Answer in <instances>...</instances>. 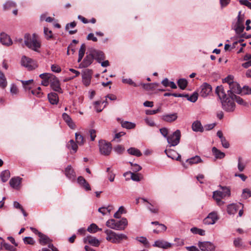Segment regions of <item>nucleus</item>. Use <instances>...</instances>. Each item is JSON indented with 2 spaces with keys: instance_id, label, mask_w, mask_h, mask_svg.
<instances>
[{
  "instance_id": "412c9836",
  "label": "nucleus",
  "mask_w": 251,
  "mask_h": 251,
  "mask_svg": "<svg viewBox=\"0 0 251 251\" xmlns=\"http://www.w3.org/2000/svg\"><path fill=\"white\" fill-rule=\"evenodd\" d=\"M168 157L176 160H180L181 156L176 152V151L171 149H166L164 151Z\"/></svg>"
},
{
  "instance_id": "dca6fc26",
  "label": "nucleus",
  "mask_w": 251,
  "mask_h": 251,
  "mask_svg": "<svg viewBox=\"0 0 251 251\" xmlns=\"http://www.w3.org/2000/svg\"><path fill=\"white\" fill-rule=\"evenodd\" d=\"M153 246L164 249H167L172 248L173 246V244L163 240H158L154 242Z\"/></svg>"
},
{
  "instance_id": "9d476101",
  "label": "nucleus",
  "mask_w": 251,
  "mask_h": 251,
  "mask_svg": "<svg viewBox=\"0 0 251 251\" xmlns=\"http://www.w3.org/2000/svg\"><path fill=\"white\" fill-rule=\"evenodd\" d=\"M50 80V87L55 91L59 93H62L63 91L60 87V84L58 79L53 75L51 76Z\"/></svg>"
},
{
  "instance_id": "423d86ee",
  "label": "nucleus",
  "mask_w": 251,
  "mask_h": 251,
  "mask_svg": "<svg viewBox=\"0 0 251 251\" xmlns=\"http://www.w3.org/2000/svg\"><path fill=\"white\" fill-rule=\"evenodd\" d=\"M181 137V132L179 129H177L172 134L167 137V140L169 147H174L177 145L179 142Z\"/></svg>"
},
{
  "instance_id": "9b49d317",
  "label": "nucleus",
  "mask_w": 251,
  "mask_h": 251,
  "mask_svg": "<svg viewBox=\"0 0 251 251\" xmlns=\"http://www.w3.org/2000/svg\"><path fill=\"white\" fill-rule=\"evenodd\" d=\"M94 60V57L91 52V50H90L88 52L86 53V55L84 58L83 60L80 64V67L81 68H86L90 65Z\"/></svg>"
},
{
  "instance_id": "13d9d810",
  "label": "nucleus",
  "mask_w": 251,
  "mask_h": 251,
  "mask_svg": "<svg viewBox=\"0 0 251 251\" xmlns=\"http://www.w3.org/2000/svg\"><path fill=\"white\" fill-rule=\"evenodd\" d=\"M160 111V108H158L156 110H147L146 111V114L147 115H154L159 112Z\"/></svg>"
},
{
  "instance_id": "de8ad7c7",
  "label": "nucleus",
  "mask_w": 251,
  "mask_h": 251,
  "mask_svg": "<svg viewBox=\"0 0 251 251\" xmlns=\"http://www.w3.org/2000/svg\"><path fill=\"white\" fill-rule=\"evenodd\" d=\"M198 94L197 92H195L191 96H189L188 100L192 102H195L198 100Z\"/></svg>"
},
{
  "instance_id": "a211bd4d",
  "label": "nucleus",
  "mask_w": 251,
  "mask_h": 251,
  "mask_svg": "<svg viewBox=\"0 0 251 251\" xmlns=\"http://www.w3.org/2000/svg\"><path fill=\"white\" fill-rule=\"evenodd\" d=\"M92 78V71L87 70L83 72L82 75V79L83 84L87 86L89 85Z\"/></svg>"
},
{
  "instance_id": "4468645a",
  "label": "nucleus",
  "mask_w": 251,
  "mask_h": 251,
  "mask_svg": "<svg viewBox=\"0 0 251 251\" xmlns=\"http://www.w3.org/2000/svg\"><path fill=\"white\" fill-rule=\"evenodd\" d=\"M33 61L31 58L23 56L21 59V65L26 68L29 70H32L34 69L33 65Z\"/></svg>"
},
{
  "instance_id": "3c124183",
  "label": "nucleus",
  "mask_w": 251,
  "mask_h": 251,
  "mask_svg": "<svg viewBox=\"0 0 251 251\" xmlns=\"http://www.w3.org/2000/svg\"><path fill=\"white\" fill-rule=\"evenodd\" d=\"M86 50V46L85 44H82L79 50L78 55L83 57Z\"/></svg>"
},
{
  "instance_id": "6ab92c4d",
  "label": "nucleus",
  "mask_w": 251,
  "mask_h": 251,
  "mask_svg": "<svg viewBox=\"0 0 251 251\" xmlns=\"http://www.w3.org/2000/svg\"><path fill=\"white\" fill-rule=\"evenodd\" d=\"M83 242L84 243H88L94 247H98L100 244V241L95 237L88 235L84 238Z\"/></svg>"
},
{
  "instance_id": "a878e982",
  "label": "nucleus",
  "mask_w": 251,
  "mask_h": 251,
  "mask_svg": "<svg viewBox=\"0 0 251 251\" xmlns=\"http://www.w3.org/2000/svg\"><path fill=\"white\" fill-rule=\"evenodd\" d=\"M192 128L195 132H202L204 130L201 122L199 121H195L192 125Z\"/></svg>"
},
{
  "instance_id": "49530a36",
  "label": "nucleus",
  "mask_w": 251,
  "mask_h": 251,
  "mask_svg": "<svg viewBox=\"0 0 251 251\" xmlns=\"http://www.w3.org/2000/svg\"><path fill=\"white\" fill-rule=\"evenodd\" d=\"M242 93L240 94L241 95H250L251 94V88L248 86H244L241 89Z\"/></svg>"
},
{
  "instance_id": "f03ea898",
  "label": "nucleus",
  "mask_w": 251,
  "mask_h": 251,
  "mask_svg": "<svg viewBox=\"0 0 251 251\" xmlns=\"http://www.w3.org/2000/svg\"><path fill=\"white\" fill-rule=\"evenodd\" d=\"M24 43L25 45L35 51H38L41 47V43L38 39L37 35L35 33L32 35L26 33L24 36Z\"/></svg>"
},
{
  "instance_id": "f8f14e48",
  "label": "nucleus",
  "mask_w": 251,
  "mask_h": 251,
  "mask_svg": "<svg viewBox=\"0 0 251 251\" xmlns=\"http://www.w3.org/2000/svg\"><path fill=\"white\" fill-rule=\"evenodd\" d=\"M198 246L202 251H214L215 246L210 242H199Z\"/></svg>"
},
{
  "instance_id": "6e6d98bb",
  "label": "nucleus",
  "mask_w": 251,
  "mask_h": 251,
  "mask_svg": "<svg viewBox=\"0 0 251 251\" xmlns=\"http://www.w3.org/2000/svg\"><path fill=\"white\" fill-rule=\"evenodd\" d=\"M24 241L25 244L33 245L34 243V240L30 237H25L24 238Z\"/></svg>"
},
{
  "instance_id": "a19ab883",
  "label": "nucleus",
  "mask_w": 251,
  "mask_h": 251,
  "mask_svg": "<svg viewBox=\"0 0 251 251\" xmlns=\"http://www.w3.org/2000/svg\"><path fill=\"white\" fill-rule=\"evenodd\" d=\"M130 174L131 175V178L133 181H139L141 180V178L140 177V174H135L134 173L131 172H126L124 174V176H126V174Z\"/></svg>"
},
{
  "instance_id": "bb28decb",
  "label": "nucleus",
  "mask_w": 251,
  "mask_h": 251,
  "mask_svg": "<svg viewBox=\"0 0 251 251\" xmlns=\"http://www.w3.org/2000/svg\"><path fill=\"white\" fill-rule=\"evenodd\" d=\"M39 237V243L43 246H45L48 243H51L52 241L48 236L43 233L40 234Z\"/></svg>"
},
{
  "instance_id": "79ce46f5",
  "label": "nucleus",
  "mask_w": 251,
  "mask_h": 251,
  "mask_svg": "<svg viewBox=\"0 0 251 251\" xmlns=\"http://www.w3.org/2000/svg\"><path fill=\"white\" fill-rule=\"evenodd\" d=\"M244 28V25L241 23L240 17H238V22L236 24V31L237 33H240L243 31Z\"/></svg>"
},
{
  "instance_id": "7c9ffc66",
  "label": "nucleus",
  "mask_w": 251,
  "mask_h": 251,
  "mask_svg": "<svg viewBox=\"0 0 251 251\" xmlns=\"http://www.w3.org/2000/svg\"><path fill=\"white\" fill-rule=\"evenodd\" d=\"M10 176V173L8 170L2 171L0 174V177L3 182H5L8 180Z\"/></svg>"
},
{
  "instance_id": "603ef678",
  "label": "nucleus",
  "mask_w": 251,
  "mask_h": 251,
  "mask_svg": "<svg viewBox=\"0 0 251 251\" xmlns=\"http://www.w3.org/2000/svg\"><path fill=\"white\" fill-rule=\"evenodd\" d=\"M114 150L117 153L121 154L125 150V148L121 145H117L114 148Z\"/></svg>"
},
{
  "instance_id": "e433bc0d",
  "label": "nucleus",
  "mask_w": 251,
  "mask_h": 251,
  "mask_svg": "<svg viewBox=\"0 0 251 251\" xmlns=\"http://www.w3.org/2000/svg\"><path fill=\"white\" fill-rule=\"evenodd\" d=\"M7 85V81L4 74L0 70V87L4 88Z\"/></svg>"
},
{
  "instance_id": "2eb2a0df",
  "label": "nucleus",
  "mask_w": 251,
  "mask_h": 251,
  "mask_svg": "<svg viewBox=\"0 0 251 251\" xmlns=\"http://www.w3.org/2000/svg\"><path fill=\"white\" fill-rule=\"evenodd\" d=\"M212 91V87L210 85L204 83L201 86V91L200 93V95L201 96L205 98Z\"/></svg>"
},
{
  "instance_id": "c9c22d12",
  "label": "nucleus",
  "mask_w": 251,
  "mask_h": 251,
  "mask_svg": "<svg viewBox=\"0 0 251 251\" xmlns=\"http://www.w3.org/2000/svg\"><path fill=\"white\" fill-rule=\"evenodd\" d=\"M121 126L123 127L126 129H132L135 127V124L133 123L128 121H122L121 122Z\"/></svg>"
},
{
  "instance_id": "37998d69",
  "label": "nucleus",
  "mask_w": 251,
  "mask_h": 251,
  "mask_svg": "<svg viewBox=\"0 0 251 251\" xmlns=\"http://www.w3.org/2000/svg\"><path fill=\"white\" fill-rule=\"evenodd\" d=\"M191 231L194 234H198L200 235H205V231L202 229L198 228L196 227H194L191 228Z\"/></svg>"
},
{
  "instance_id": "c85d7f7f",
  "label": "nucleus",
  "mask_w": 251,
  "mask_h": 251,
  "mask_svg": "<svg viewBox=\"0 0 251 251\" xmlns=\"http://www.w3.org/2000/svg\"><path fill=\"white\" fill-rule=\"evenodd\" d=\"M212 151L216 159H223L225 156V153L222 152L216 147H213Z\"/></svg>"
},
{
  "instance_id": "473e14b6",
  "label": "nucleus",
  "mask_w": 251,
  "mask_h": 251,
  "mask_svg": "<svg viewBox=\"0 0 251 251\" xmlns=\"http://www.w3.org/2000/svg\"><path fill=\"white\" fill-rule=\"evenodd\" d=\"M177 83L180 89L184 90L188 85V81L185 78H180L177 80Z\"/></svg>"
},
{
  "instance_id": "ddd939ff",
  "label": "nucleus",
  "mask_w": 251,
  "mask_h": 251,
  "mask_svg": "<svg viewBox=\"0 0 251 251\" xmlns=\"http://www.w3.org/2000/svg\"><path fill=\"white\" fill-rule=\"evenodd\" d=\"M64 172L65 176L71 181L74 182L75 180V173L71 165H68L65 169Z\"/></svg>"
},
{
  "instance_id": "680f3d73",
  "label": "nucleus",
  "mask_w": 251,
  "mask_h": 251,
  "mask_svg": "<svg viewBox=\"0 0 251 251\" xmlns=\"http://www.w3.org/2000/svg\"><path fill=\"white\" fill-rule=\"evenodd\" d=\"M143 88L147 90H151L154 89L153 84L151 83L143 84Z\"/></svg>"
},
{
  "instance_id": "2f4dec72",
  "label": "nucleus",
  "mask_w": 251,
  "mask_h": 251,
  "mask_svg": "<svg viewBox=\"0 0 251 251\" xmlns=\"http://www.w3.org/2000/svg\"><path fill=\"white\" fill-rule=\"evenodd\" d=\"M87 230L90 233H94L98 231H101V228H100L95 224H92L88 227Z\"/></svg>"
},
{
  "instance_id": "f3484780",
  "label": "nucleus",
  "mask_w": 251,
  "mask_h": 251,
  "mask_svg": "<svg viewBox=\"0 0 251 251\" xmlns=\"http://www.w3.org/2000/svg\"><path fill=\"white\" fill-rule=\"evenodd\" d=\"M0 42L4 46L9 47L12 45L13 42L10 36L5 33L0 34Z\"/></svg>"
},
{
  "instance_id": "4c0bfd02",
  "label": "nucleus",
  "mask_w": 251,
  "mask_h": 251,
  "mask_svg": "<svg viewBox=\"0 0 251 251\" xmlns=\"http://www.w3.org/2000/svg\"><path fill=\"white\" fill-rule=\"evenodd\" d=\"M201 161H202V160H201V157L198 155H196V156L193 157L191 158L188 159L186 160V162L191 165L193 164H197L199 162H201Z\"/></svg>"
},
{
  "instance_id": "6e6552de",
  "label": "nucleus",
  "mask_w": 251,
  "mask_h": 251,
  "mask_svg": "<svg viewBox=\"0 0 251 251\" xmlns=\"http://www.w3.org/2000/svg\"><path fill=\"white\" fill-rule=\"evenodd\" d=\"M99 149L101 154L104 155H108L111 151V144L106 142L105 140H100L99 141Z\"/></svg>"
},
{
  "instance_id": "39448f33",
  "label": "nucleus",
  "mask_w": 251,
  "mask_h": 251,
  "mask_svg": "<svg viewBox=\"0 0 251 251\" xmlns=\"http://www.w3.org/2000/svg\"><path fill=\"white\" fill-rule=\"evenodd\" d=\"M106 234V239L112 243H120L122 240L127 239V236L124 234H117L111 230L106 229L104 231Z\"/></svg>"
},
{
  "instance_id": "72a5a7b5",
  "label": "nucleus",
  "mask_w": 251,
  "mask_h": 251,
  "mask_svg": "<svg viewBox=\"0 0 251 251\" xmlns=\"http://www.w3.org/2000/svg\"><path fill=\"white\" fill-rule=\"evenodd\" d=\"M67 147L69 150H72L74 152H76L77 150V145L73 140H71L67 144Z\"/></svg>"
},
{
  "instance_id": "a18cd8bd",
  "label": "nucleus",
  "mask_w": 251,
  "mask_h": 251,
  "mask_svg": "<svg viewBox=\"0 0 251 251\" xmlns=\"http://www.w3.org/2000/svg\"><path fill=\"white\" fill-rule=\"evenodd\" d=\"M1 244L4 249L8 251H16V248L9 244L5 242L4 241L2 242Z\"/></svg>"
},
{
  "instance_id": "7ed1b4c3",
  "label": "nucleus",
  "mask_w": 251,
  "mask_h": 251,
  "mask_svg": "<svg viewBox=\"0 0 251 251\" xmlns=\"http://www.w3.org/2000/svg\"><path fill=\"white\" fill-rule=\"evenodd\" d=\"M222 191H215L213 193V198L216 201L217 204L219 205H222L224 202L221 201L226 197H229L230 196V189L229 187L226 186H222L220 185Z\"/></svg>"
},
{
  "instance_id": "1a4fd4ad",
  "label": "nucleus",
  "mask_w": 251,
  "mask_h": 251,
  "mask_svg": "<svg viewBox=\"0 0 251 251\" xmlns=\"http://www.w3.org/2000/svg\"><path fill=\"white\" fill-rule=\"evenodd\" d=\"M219 219L217 212L213 211L210 212L208 216L204 219L203 223L205 225H213Z\"/></svg>"
},
{
  "instance_id": "f257e3e1",
  "label": "nucleus",
  "mask_w": 251,
  "mask_h": 251,
  "mask_svg": "<svg viewBox=\"0 0 251 251\" xmlns=\"http://www.w3.org/2000/svg\"><path fill=\"white\" fill-rule=\"evenodd\" d=\"M215 92L221 100L223 110L227 112H234L236 108L235 103L233 99H231L228 96L227 97L224 87L222 85L217 86Z\"/></svg>"
},
{
  "instance_id": "0eeeda50",
  "label": "nucleus",
  "mask_w": 251,
  "mask_h": 251,
  "mask_svg": "<svg viewBox=\"0 0 251 251\" xmlns=\"http://www.w3.org/2000/svg\"><path fill=\"white\" fill-rule=\"evenodd\" d=\"M242 88L240 87L239 83L234 82L233 83L230 84L229 86V90L227 91V95L229 98L235 97L236 94H239L242 93Z\"/></svg>"
},
{
  "instance_id": "aec40b11",
  "label": "nucleus",
  "mask_w": 251,
  "mask_h": 251,
  "mask_svg": "<svg viewBox=\"0 0 251 251\" xmlns=\"http://www.w3.org/2000/svg\"><path fill=\"white\" fill-rule=\"evenodd\" d=\"M94 59H95L99 63H100L101 61L105 58L104 54L101 51L96 50L95 49H91Z\"/></svg>"
},
{
  "instance_id": "cd10ccee",
  "label": "nucleus",
  "mask_w": 251,
  "mask_h": 251,
  "mask_svg": "<svg viewBox=\"0 0 251 251\" xmlns=\"http://www.w3.org/2000/svg\"><path fill=\"white\" fill-rule=\"evenodd\" d=\"M48 98L50 102L52 104H56L58 102V97L55 93H50L48 94Z\"/></svg>"
},
{
  "instance_id": "58836bf2",
  "label": "nucleus",
  "mask_w": 251,
  "mask_h": 251,
  "mask_svg": "<svg viewBox=\"0 0 251 251\" xmlns=\"http://www.w3.org/2000/svg\"><path fill=\"white\" fill-rule=\"evenodd\" d=\"M231 99H233V100H235L236 102L240 105L243 106H247L248 105V103L244 100L238 96H235V97H233L230 98Z\"/></svg>"
},
{
  "instance_id": "b1692460",
  "label": "nucleus",
  "mask_w": 251,
  "mask_h": 251,
  "mask_svg": "<svg viewBox=\"0 0 251 251\" xmlns=\"http://www.w3.org/2000/svg\"><path fill=\"white\" fill-rule=\"evenodd\" d=\"M241 203L238 204H229L227 207V212L229 214H235L239 208V206L241 205Z\"/></svg>"
},
{
  "instance_id": "09e8293b",
  "label": "nucleus",
  "mask_w": 251,
  "mask_h": 251,
  "mask_svg": "<svg viewBox=\"0 0 251 251\" xmlns=\"http://www.w3.org/2000/svg\"><path fill=\"white\" fill-rule=\"evenodd\" d=\"M250 197H251V191L249 189L247 188L243 189L242 197L246 199Z\"/></svg>"
},
{
  "instance_id": "5fc2aeb1",
  "label": "nucleus",
  "mask_w": 251,
  "mask_h": 251,
  "mask_svg": "<svg viewBox=\"0 0 251 251\" xmlns=\"http://www.w3.org/2000/svg\"><path fill=\"white\" fill-rule=\"evenodd\" d=\"M233 76L231 75H229L224 79V82L228 83L229 86L230 84L233 83V82H235L233 81Z\"/></svg>"
},
{
  "instance_id": "0e129e2a",
  "label": "nucleus",
  "mask_w": 251,
  "mask_h": 251,
  "mask_svg": "<svg viewBox=\"0 0 251 251\" xmlns=\"http://www.w3.org/2000/svg\"><path fill=\"white\" fill-rule=\"evenodd\" d=\"M160 132L161 134L165 138H167L168 130L166 127H163L160 129Z\"/></svg>"
},
{
  "instance_id": "bf43d9fd",
  "label": "nucleus",
  "mask_w": 251,
  "mask_h": 251,
  "mask_svg": "<svg viewBox=\"0 0 251 251\" xmlns=\"http://www.w3.org/2000/svg\"><path fill=\"white\" fill-rule=\"evenodd\" d=\"M221 140V143H222V146L226 148V149H227L229 148V143L226 141V139L225 137L222 138V139L220 140Z\"/></svg>"
},
{
  "instance_id": "f704fd0d",
  "label": "nucleus",
  "mask_w": 251,
  "mask_h": 251,
  "mask_svg": "<svg viewBox=\"0 0 251 251\" xmlns=\"http://www.w3.org/2000/svg\"><path fill=\"white\" fill-rule=\"evenodd\" d=\"M129 154L139 157L142 155L141 152L137 149L135 148H130L127 150Z\"/></svg>"
},
{
  "instance_id": "4d7b16f0",
  "label": "nucleus",
  "mask_w": 251,
  "mask_h": 251,
  "mask_svg": "<svg viewBox=\"0 0 251 251\" xmlns=\"http://www.w3.org/2000/svg\"><path fill=\"white\" fill-rule=\"evenodd\" d=\"M52 75V74L50 73H43L40 74L39 77L43 79H49L50 80L51 78Z\"/></svg>"
},
{
  "instance_id": "ea45409f",
  "label": "nucleus",
  "mask_w": 251,
  "mask_h": 251,
  "mask_svg": "<svg viewBox=\"0 0 251 251\" xmlns=\"http://www.w3.org/2000/svg\"><path fill=\"white\" fill-rule=\"evenodd\" d=\"M75 137L77 144L80 146L83 145L84 143V139L83 137L79 133H75Z\"/></svg>"
},
{
  "instance_id": "e2e57ef3",
  "label": "nucleus",
  "mask_w": 251,
  "mask_h": 251,
  "mask_svg": "<svg viewBox=\"0 0 251 251\" xmlns=\"http://www.w3.org/2000/svg\"><path fill=\"white\" fill-rule=\"evenodd\" d=\"M239 2L241 4L245 5L251 9V2L248 0H241Z\"/></svg>"
},
{
  "instance_id": "864d4df0",
  "label": "nucleus",
  "mask_w": 251,
  "mask_h": 251,
  "mask_svg": "<svg viewBox=\"0 0 251 251\" xmlns=\"http://www.w3.org/2000/svg\"><path fill=\"white\" fill-rule=\"evenodd\" d=\"M51 70L55 73H60L61 71V68L56 64H53L51 66Z\"/></svg>"
},
{
  "instance_id": "c03bdc74",
  "label": "nucleus",
  "mask_w": 251,
  "mask_h": 251,
  "mask_svg": "<svg viewBox=\"0 0 251 251\" xmlns=\"http://www.w3.org/2000/svg\"><path fill=\"white\" fill-rule=\"evenodd\" d=\"M44 33L45 36V38L47 40H50L53 37V35L52 31L50 30H49L47 27H44Z\"/></svg>"
},
{
  "instance_id": "4be33fe9",
  "label": "nucleus",
  "mask_w": 251,
  "mask_h": 251,
  "mask_svg": "<svg viewBox=\"0 0 251 251\" xmlns=\"http://www.w3.org/2000/svg\"><path fill=\"white\" fill-rule=\"evenodd\" d=\"M177 118V114L176 113L173 114H166L162 116V119L167 122L172 123L175 121Z\"/></svg>"
},
{
  "instance_id": "8fccbe9b",
  "label": "nucleus",
  "mask_w": 251,
  "mask_h": 251,
  "mask_svg": "<svg viewBox=\"0 0 251 251\" xmlns=\"http://www.w3.org/2000/svg\"><path fill=\"white\" fill-rule=\"evenodd\" d=\"M16 6L15 2L11 1H7L3 5L4 9H7L11 7H14Z\"/></svg>"
},
{
  "instance_id": "393cba45",
  "label": "nucleus",
  "mask_w": 251,
  "mask_h": 251,
  "mask_svg": "<svg viewBox=\"0 0 251 251\" xmlns=\"http://www.w3.org/2000/svg\"><path fill=\"white\" fill-rule=\"evenodd\" d=\"M62 118L71 128H75V123L72 121L71 118L67 114L64 113L62 114Z\"/></svg>"
},
{
  "instance_id": "052dcab7",
  "label": "nucleus",
  "mask_w": 251,
  "mask_h": 251,
  "mask_svg": "<svg viewBox=\"0 0 251 251\" xmlns=\"http://www.w3.org/2000/svg\"><path fill=\"white\" fill-rule=\"evenodd\" d=\"M147 208L152 213H156L158 212V209L154 207V206L151 203H149V205L147 206Z\"/></svg>"
},
{
  "instance_id": "5701e85b",
  "label": "nucleus",
  "mask_w": 251,
  "mask_h": 251,
  "mask_svg": "<svg viewBox=\"0 0 251 251\" xmlns=\"http://www.w3.org/2000/svg\"><path fill=\"white\" fill-rule=\"evenodd\" d=\"M22 178L19 176L12 177L9 181V184L14 189H18L21 183Z\"/></svg>"
},
{
  "instance_id": "69168bd1",
  "label": "nucleus",
  "mask_w": 251,
  "mask_h": 251,
  "mask_svg": "<svg viewBox=\"0 0 251 251\" xmlns=\"http://www.w3.org/2000/svg\"><path fill=\"white\" fill-rule=\"evenodd\" d=\"M175 244H173V246L175 245L176 246H182L184 244V242L183 240L180 239L179 238H175Z\"/></svg>"
},
{
  "instance_id": "774afa93",
  "label": "nucleus",
  "mask_w": 251,
  "mask_h": 251,
  "mask_svg": "<svg viewBox=\"0 0 251 251\" xmlns=\"http://www.w3.org/2000/svg\"><path fill=\"white\" fill-rule=\"evenodd\" d=\"M233 244L236 247H240L242 245L241 239L239 238L235 239L233 242Z\"/></svg>"
},
{
  "instance_id": "c756f323",
  "label": "nucleus",
  "mask_w": 251,
  "mask_h": 251,
  "mask_svg": "<svg viewBox=\"0 0 251 251\" xmlns=\"http://www.w3.org/2000/svg\"><path fill=\"white\" fill-rule=\"evenodd\" d=\"M246 166V163L244 161L243 158L242 157H239L238 158V170L242 172H243L244 169H245Z\"/></svg>"
},
{
  "instance_id": "338daca9",
  "label": "nucleus",
  "mask_w": 251,
  "mask_h": 251,
  "mask_svg": "<svg viewBox=\"0 0 251 251\" xmlns=\"http://www.w3.org/2000/svg\"><path fill=\"white\" fill-rule=\"evenodd\" d=\"M136 240H137L139 242L144 244L145 245L148 244V241L146 237H137L136 238Z\"/></svg>"
},
{
  "instance_id": "20e7f679",
  "label": "nucleus",
  "mask_w": 251,
  "mask_h": 251,
  "mask_svg": "<svg viewBox=\"0 0 251 251\" xmlns=\"http://www.w3.org/2000/svg\"><path fill=\"white\" fill-rule=\"evenodd\" d=\"M127 220L125 218H123L119 221H116L113 219H110L108 220L106 223L107 226L117 230H124L127 226Z\"/></svg>"
}]
</instances>
